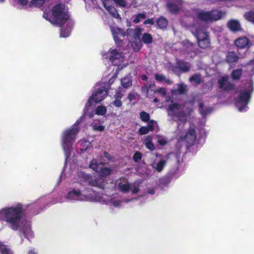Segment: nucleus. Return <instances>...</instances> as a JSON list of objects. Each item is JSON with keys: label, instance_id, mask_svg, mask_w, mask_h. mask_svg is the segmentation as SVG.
Returning <instances> with one entry per match:
<instances>
[{"label": "nucleus", "instance_id": "nucleus-1", "mask_svg": "<svg viewBox=\"0 0 254 254\" xmlns=\"http://www.w3.org/2000/svg\"><path fill=\"white\" fill-rule=\"evenodd\" d=\"M114 77H111L108 82L104 80L97 83L95 85L92 95L85 104L83 109V115L76 121V123L70 128L65 130L63 132L62 136V145L64 153L66 162L68 159L69 160L71 155L73 149V143L75 141L76 135L79 129L78 125L84 118V115L86 114L88 109L90 108L94 103H99L107 97L109 87L114 82Z\"/></svg>", "mask_w": 254, "mask_h": 254}, {"label": "nucleus", "instance_id": "nucleus-2", "mask_svg": "<svg viewBox=\"0 0 254 254\" xmlns=\"http://www.w3.org/2000/svg\"><path fill=\"white\" fill-rule=\"evenodd\" d=\"M167 112L168 115L173 117L177 122L176 133L179 141L184 142L187 145H192L196 135L193 126L190 123L193 118L192 109L185 105L173 103L169 106Z\"/></svg>", "mask_w": 254, "mask_h": 254}, {"label": "nucleus", "instance_id": "nucleus-3", "mask_svg": "<svg viewBox=\"0 0 254 254\" xmlns=\"http://www.w3.org/2000/svg\"><path fill=\"white\" fill-rule=\"evenodd\" d=\"M25 210V206L21 203L4 207L0 209V221L5 222L13 231H20L30 240L33 238L34 233L31 222L24 218Z\"/></svg>", "mask_w": 254, "mask_h": 254}, {"label": "nucleus", "instance_id": "nucleus-4", "mask_svg": "<svg viewBox=\"0 0 254 254\" xmlns=\"http://www.w3.org/2000/svg\"><path fill=\"white\" fill-rule=\"evenodd\" d=\"M65 199L68 201H89L99 202L100 203L113 206L115 207H120L124 202H128L131 199H121L119 195L113 193L111 195L106 194H97L92 190L87 189L76 190L73 189L67 193Z\"/></svg>", "mask_w": 254, "mask_h": 254}, {"label": "nucleus", "instance_id": "nucleus-5", "mask_svg": "<svg viewBox=\"0 0 254 254\" xmlns=\"http://www.w3.org/2000/svg\"><path fill=\"white\" fill-rule=\"evenodd\" d=\"M43 17L53 24L61 26V37L66 38L69 36L74 22L69 18L67 9L64 4L60 3L54 5L51 10L46 9L43 13Z\"/></svg>", "mask_w": 254, "mask_h": 254}, {"label": "nucleus", "instance_id": "nucleus-6", "mask_svg": "<svg viewBox=\"0 0 254 254\" xmlns=\"http://www.w3.org/2000/svg\"><path fill=\"white\" fill-rule=\"evenodd\" d=\"M103 58L109 59L112 64L117 66L116 73L112 77H116L119 71L125 67L127 64L124 63L125 56L123 52L115 48H110L108 52L102 54Z\"/></svg>", "mask_w": 254, "mask_h": 254}, {"label": "nucleus", "instance_id": "nucleus-7", "mask_svg": "<svg viewBox=\"0 0 254 254\" xmlns=\"http://www.w3.org/2000/svg\"><path fill=\"white\" fill-rule=\"evenodd\" d=\"M253 83L250 80L241 89L236 99V107L240 112H245L247 110L248 104L249 102L251 95L253 91Z\"/></svg>", "mask_w": 254, "mask_h": 254}, {"label": "nucleus", "instance_id": "nucleus-8", "mask_svg": "<svg viewBox=\"0 0 254 254\" xmlns=\"http://www.w3.org/2000/svg\"><path fill=\"white\" fill-rule=\"evenodd\" d=\"M193 14L200 22H210L218 20L226 15L225 12L216 10L205 11L200 9L193 10Z\"/></svg>", "mask_w": 254, "mask_h": 254}, {"label": "nucleus", "instance_id": "nucleus-9", "mask_svg": "<svg viewBox=\"0 0 254 254\" xmlns=\"http://www.w3.org/2000/svg\"><path fill=\"white\" fill-rule=\"evenodd\" d=\"M192 34L196 37L199 46L201 48H207L210 45L208 35L204 28L200 24H194L190 29Z\"/></svg>", "mask_w": 254, "mask_h": 254}, {"label": "nucleus", "instance_id": "nucleus-10", "mask_svg": "<svg viewBox=\"0 0 254 254\" xmlns=\"http://www.w3.org/2000/svg\"><path fill=\"white\" fill-rule=\"evenodd\" d=\"M78 182L81 183H88L89 185L99 188H104L105 183L101 178L99 179H92L88 175L83 171H79L77 174Z\"/></svg>", "mask_w": 254, "mask_h": 254}, {"label": "nucleus", "instance_id": "nucleus-11", "mask_svg": "<svg viewBox=\"0 0 254 254\" xmlns=\"http://www.w3.org/2000/svg\"><path fill=\"white\" fill-rule=\"evenodd\" d=\"M116 188L124 193H127L129 190L132 194L137 193L139 191L138 185L136 184H129L125 179L117 180L116 184Z\"/></svg>", "mask_w": 254, "mask_h": 254}, {"label": "nucleus", "instance_id": "nucleus-12", "mask_svg": "<svg viewBox=\"0 0 254 254\" xmlns=\"http://www.w3.org/2000/svg\"><path fill=\"white\" fill-rule=\"evenodd\" d=\"M89 167L93 170L99 173L102 177L107 176L111 172V170L110 168L104 167L101 161H98L95 159L92 160Z\"/></svg>", "mask_w": 254, "mask_h": 254}, {"label": "nucleus", "instance_id": "nucleus-13", "mask_svg": "<svg viewBox=\"0 0 254 254\" xmlns=\"http://www.w3.org/2000/svg\"><path fill=\"white\" fill-rule=\"evenodd\" d=\"M111 31L116 44L118 46H121L125 38L126 33L122 29L116 27H111Z\"/></svg>", "mask_w": 254, "mask_h": 254}, {"label": "nucleus", "instance_id": "nucleus-14", "mask_svg": "<svg viewBox=\"0 0 254 254\" xmlns=\"http://www.w3.org/2000/svg\"><path fill=\"white\" fill-rule=\"evenodd\" d=\"M235 45L239 49L249 48L252 43L247 37H241L237 39L235 41Z\"/></svg>", "mask_w": 254, "mask_h": 254}, {"label": "nucleus", "instance_id": "nucleus-15", "mask_svg": "<svg viewBox=\"0 0 254 254\" xmlns=\"http://www.w3.org/2000/svg\"><path fill=\"white\" fill-rule=\"evenodd\" d=\"M182 2V0H169L167 7L171 12L176 13L180 10Z\"/></svg>", "mask_w": 254, "mask_h": 254}, {"label": "nucleus", "instance_id": "nucleus-16", "mask_svg": "<svg viewBox=\"0 0 254 254\" xmlns=\"http://www.w3.org/2000/svg\"><path fill=\"white\" fill-rule=\"evenodd\" d=\"M228 76H226L222 77L218 80V84L221 89L229 91L233 88V85L228 81Z\"/></svg>", "mask_w": 254, "mask_h": 254}, {"label": "nucleus", "instance_id": "nucleus-17", "mask_svg": "<svg viewBox=\"0 0 254 254\" xmlns=\"http://www.w3.org/2000/svg\"><path fill=\"white\" fill-rule=\"evenodd\" d=\"M106 10L115 18H119L120 15L117 12L116 9L110 4L109 0H101Z\"/></svg>", "mask_w": 254, "mask_h": 254}, {"label": "nucleus", "instance_id": "nucleus-18", "mask_svg": "<svg viewBox=\"0 0 254 254\" xmlns=\"http://www.w3.org/2000/svg\"><path fill=\"white\" fill-rule=\"evenodd\" d=\"M143 30L139 27H136L135 29L132 30L128 29L127 31V37L129 39V37H133L134 40L140 39V35H141Z\"/></svg>", "mask_w": 254, "mask_h": 254}, {"label": "nucleus", "instance_id": "nucleus-19", "mask_svg": "<svg viewBox=\"0 0 254 254\" xmlns=\"http://www.w3.org/2000/svg\"><path fill=\"white\" fill-rule=\"evenodd\" d=\"M91 126L94 131L102 132L104 130L105 126L103 125V122L100 120H95L91 124Z\"/></svg>", "mask_w": 254, "mask_h": 254}, {"label": "nucleus", "instance_id": "nucleus-20", "mask_svg": "<svg viewBox=\"0 0 254 254\" xmlns=\"http://www.w3.org/2000/svg\"><path fill=\"white\" fill-rule=\"evenodd\" d=\"M228 27L230 30L233 32L240 31L241 29V24L238 20H231L227 23Z\"/></svg>", "mask_w": 254, "mask_h": 254}, {"label": "nucleus", "instance_id": "nucleus-21", "mask_svg": "<svg viewBox=\"0 0 254 254\" xmlns=\"http://www.w3.org/2000/svg\"><path fill=\"white\" fill-rule=\"evenodd\" d=\"M156 125V122L154 121H151L147 127H142L139 129V132L140 134H145L147 133L149 130L154 129V125Z\"/></svg>", "mask_w": 254, "mask_h": 254}, {"label": "nucleus", "instance_id": "nucleus-22", "mask_svg": "<svg viewBox=\"0 0 254 254\" xmlns=\"http://www.w3.org/2000/svg\"><path fill=\"white\" fill-rule=\"evenodd\" d=\"M143 144L147 149L150 151H153L155 149V146L152 142V137L150 136H147L144 137Z\"/></svg>", "mask_w": 254, "mask_h": 254}, {"label": "nucleus", "instance_id": "nucleus-23", "mask_svg": "<svg viewBox=\"0 0 254 254\" xmlns=\"http://www.w3.org/2000/svg\"><path fill=\"white\" fill-rule=\"evenodd\" d=\"M239 59L237 54L233 52H228L226 55V61L229 64L236 63Z\"/></svg>", "mask_w": 254, "mask_h": 254}, {"label": "nucleus", "instance_id": "nucleus-24", "mask_svg": "<svg viewBox=\"0 0 254 254\" xmlns=\"http://www.w3.org/2000/svg\"><path fill=\"white\" fill-rule=\"evenodd\" d=\"M186 85L184 84L181 83L177 85L175 89L172 90V93L173 95L180 94H183L186 92Z\"/></svg>", "mask_w": 254, "mask_h": 254}, {"label": "nucleus", "instance_id": "nucleus-25", "mask_svg": "<svg viewBox=\"0 0 254 254\" xmlns=\"http://www.w3.org/2000/svg\"><path fill=\"white\" fill-rule=\"evenodd\" d=\"M165 161L163 159H161L157 161L154 162L151 164V166L153 169L158 172L162 171L163 168L165 165Z\"/></svg>", "mask_w": 254, "mask_h": 254}, {"label": "nucleus", "instance_id": "nucleus-26", "mask_svg": "<svg viewBox=\"0 0 254 254\" xmlns=\"http://www.w3.org/2000/svg\"><path fill=\"white\" fill-rule=\"evenodd\" d=\"M90 145L91 143L89 141L83 139L78 142L77 147L79 148L81 151H83L88 149L90 146Z\"/></svg>", "mask_w": 254, "mask_h": 254}, {"label": "nucleus", "instance_id": "nucleus-27", "mask_svg": "<svg viewBox=\"0 0 254 254\" xmlns=\"http://www.w3.org/2000/svg\"><path fill=\"white\" fill-rule=\"evenodd\" d=\"M131 46L134 52L138 51L142 47L141 41L140 39L134 40L131 42Z\"/></svg>", "mask_w": 254, "mask_h": 254}, {"label": "nucleus", "instance_id": "nucleus-28", "mask_svg": "<svg viewBox=\"0 0 254 254\" xmlns=\"http://www.w3.org/2000/svg\"><path fill=\"white\" fill-rule=\"evenodd\" d=\"M244 17L247 21L254 24V11L251 10L245 12Z\"/></svg>", "mask_w": 254, "mask_h": 254}, {"label": "nucleus", "instance_id": "nucleus-29", "mask_svg": "<svg viewBox=\"0 0 254 254\" xmlns=\"http://www.w3.org/2000/svg\"><path fill=\"white\" fill-rule=\"evenodd\" d=\"M157 26L160 29H164L168 25L167 20L163 17H160L156 21Z\"/></svg>", "mask_w": 254, "mask_h": 254}, {"label": "nucleus", "instance_id": "nucleus-30", "mask_svg": "<svg viewBox=\"0 0 254 254\" xmlns=\"http://www.w3.org/2000/svg\"><path fill=\"white\" fill-rule=\"evenodd\" d=\"M122 85L126 88H128L132 85V79L130 75H128L121 80Z\"/></svg>", "mask_w": 254, "mask_h": 254}, {"label": "nucleus", "instance_id": "nucleus-31", "mask_svg": "<svg viewBox=\"0 0 254 254\" xmlns=\"http://www.w3.org/2000/svg\"><path fill=\"white\" fill-rule=\"evenodd\" d=\"M177 66L180 70L184 72L188 71L190 69L189 64L183 61H178L177 62Z\"/></svg>", "mask_w": 254, "mask_h": 254}, {"label": "nucleus", "instance_id": "nucleus-32", "mask_svg": "<svg viewBox=\"0 0 254 254\" xmlns=\"http://www.w3.org/2000/svg\"><path fill=\"white\" fill-rule=\"evenodd\" d=\"M49 0H32L29 3V5L31 7H41L44 3Z\"/></svg>", "mask_w": 254, "mask_h": 254}, {"label": "nucleus", "instance_id": "nucleus-33", "mask_svg": "<svg viewBox=\"0 0 254 254\" xmlns=\"http://www.w3.org/2000/svg\"><path fill=\"white\" fill-rule=\"evenodd\" d=\"M95 114L97 115L104 116L107 112V108L104 106H98L95 110Z\"/></svg>", "mask_w": 254, "mask_h": 254}, {"label": "nucleus", "instance_id": "nucleus-34", "mask_svg": "<svg viewBox=\"0 0 254 254\" xmlns=\"http://www.w3.org/2000/svg\"><path fill=\"white\" fill-rule=\"evenodd\" d=\"M141 40L145 44L151 43L153 41V39L151 35L148 33L143 34Z\"/></svg>", "mask_w": 254, "mask_h": 254}, {"label": "nucleus", "instance_id": "nucleus-35", "mask_svg": "<svg viewBox=\"0 0 254 254\" xmlns=\"http://www.w3.org/2000/svg\"><path fill=\"white\" fill-rule=\"evenodd\" d=\"M199 112L202 116H205L207 114L211 112V109L210 108H204L203 104L200 103L199 105Z\"/></svg>", "mask_w": 254, "mask_h": 254}, {"label": "nucleus", "instance_id": "nucleus-36", "mask_svg": "<svg viewBox=\"0 0 254 254\" xmlns=\"http://www.w3.org/2000/svg\"><path fill=\"white\" fill-rule=\"evenodd\" d=\"M155 79L159 82H165L166 83L170 84L171 82L168 79L165 78V77L160 74H156L155 76Z\"/></svg>", "mask_w": 254, "mask_h": 254}, {"label": "nucleus", "instance_id": "nucleus-37", "mask_svg": "<svg viewBox=\"0 0 254 254\" xmlns=\"http://www.w3.org/2000/svg\"><path fill=\"white\" fill-rule=\"evenodd\" d=\"M190 81L194 84H198L201 81V77L198 74H195L190 78Z\"/></svg>", "mask_w": 254, "mask_h": 254}, {"label": "nucleus", "instance_id": "nucleus-38", "mask_svg": "<svg viewBox=\"0 0 254 254\" xmlns=\"http://www.w3.org/2000/svg\"><path fill=\"white\" fill-rule=\"evenodd\" d=\"M242 74V70L240 69H237L234 70L232 73V77L233 79H238Z\"/></svg>", "mask_w": 254, "mask_h": 254}, {"label": "nucleus", "instance_id": "nucleus-39", "mask_svg": "<svg viewBox=\"0 0 254 254\" xmlns=\"http://www.w3.org/2000/svg\"><path fill=\"white\" fill-rule=\"evenodd\" d=\"M145 18L146 14L145 13H138L135 16L133 22L134 23H138L141 19H145Z\"/></svg>", "mask_w": 254, "mask_h": 254}, {"label": "nucleus", "instance_id": "nucleus-40", "mask_svg": "<svg viewBox=\"0 0 254 254\" xmlns=\"http://www.w3.org/2000/svg\"><path fill=\"white\" fill-rule=\"evenodd\" d=\"M14 3L18 7H23L28 3V0H14Z\"/></svg>", "mask_w": 254, "mask_h": 254}, {"label": "nucleus", "instance_id": "nucleus-41", "mask_svg": "<svg viewBox=\"0 0 254 254\" xmlns=\"http://www.w3.org/2000/svg\"><path fill=\"white\" fill-rule=\"evenodd\" d=\"M157 141L158 144L160 145L163 146L167 144L168 140L166 137L162 136H157Z\"/></svg>", "mask_w": 254, "mask_h": 254}, {"label": "nucleus", "instance_id": "nucleus-42", "mask_svg": "<svg viewBox=\"0 0 254 254\" xmlns=\"http://www.w3.org/2000/svg\"><path fill=\"white\" fill-rule=\"evenodd\" d=\"M140 117L141 120L143 122H147L149 119V115L148 114L145 112H142L140 114Z\"/></svg>", "mask_w": 254, "mask_h": 254}, {"label": "nucleus", "instance_id": "nucleus-43", "mask_svg": "<svg viewBox=\"0 0 254 254\" xmlns=\"http://www.w3.org/2000/svg\"><path fill=\"white\" fill-rule=\"evenodd\" d=\"M133 158L134 161L138 162L142 158V154L138 151H136L134 154Z\"/></svg>", "mask_w": 254, "mask_h": 254}, {"label": "nucleus", "instance_id": "nucleus-44", "mask_svg": "<svg viewBox=\"0 0 254 254\" xmlns=\"http://www.w3.org/2000/svg\"><path fill=\"white\" fill-rule=\"evenodd\" d=\"M0 253L1 254H13L12 251L10 250L8 246H6V247H5V249L1 250Z\"/></svg>", "mask_w": 254, "mask_h": 254}, {"label": "nucleus", "instance_id": "nucleus-45", "mask_svg": "<svg viewBox=\"0 0 254 254\" xmlns=\"http://www.w3.org/2000/svg\"><path fill=\"white\" fill-rule=\"evenodd\" d=\"M154 93H158L162 96H165L166 94V89L164 88H160L154 91Z\"/></svg>", "mask_w": 254, "mask_h": 254}, {"label": "nucleus", "instance_id": "nucleus-46", "mask_svg": "<svg viewBox=\"0 0 254 254\" xmlns=\"http://www.w3.org/2000/svg\"><path fill=\"white\" fill-rule=\"evenodd\" d=\"M123 96V94L121 92V91L120 90H118V91H117V92L115 94L114 97L116 99H120V100H121V99L122 98Z\"/></svg>", "mask_w": 254, "mask_h": 254}, {"label": "nucleus", "instance_id": "nucleus-47", "mask_svg": "<svg viewBox=\"0 0 254 254\" xmlns=\"http://www.w3.org/2000/svg\"><path fill=\"white\" fill-rule=\"evenodd\" d=\"M113 103L117 107H120L122 105V103L120 99H115Z\"/></svg>", "mask_w": 254, "mask_h": 254}, {"label": "nucleus", "instance_id": "nucleus-48", "mask_svg": "<svg viewBox=\"0 0 254 254\" xmlns=\"http://www.w3.org/2000/svg\"><path fill=\"white\" fill-rule=\"evenodd\" d=\"M150 91H153L154 92L155 90V84L154 83L150 84L148 89H147V97H149V92Z\"/></svg>", "mask_w": 254, "mask_h": 254}, {"label": "nucleus", "instance_id": "nucleus-49", "mask_svg": "<svg viewBox=\"0 0 254 254\" xmlns=\"http://www.w3.org/2000/svg\"><path fill=\"white\" fill-rule=\"evenodd\" d=\"M136 96V94L134 93H130L128 95V99L130 101H133L135 99Z\"/></svg>", "mask_w": 254, "mask_h": 254}, {"label": "nucleus", "instance_id": "nucleus-50", "mask_svg": "<svg viewBox=\"0 0 254 254\" xmlns=\"http://www.w3.org/2000/svg\"><path fill=\"white\" fill-rule=\"evenodd\" d=\"M144 24H150L153 25L154 24V20L153 18H150L146 20L144 22Z\"/></svg>", "mask_w": 254, "mask_h": 254}, {"label": "nucleus", "instance_id": "nucleus-51", "mask_svg": "<svg viewBox=\"0 0 254 254\" xmlns=\"http://www.w3.org/2000/svg\"><path fill=\"white\" fill-rule=\"evenodd\" d=\"M27 254H38V252L34 249H31L29 250Z\"/></svg>", "mask_w": 254, "mask_h": 254}, {"label": "nucleus", "instance_id": "nucleus-52", "mask_svg": "<svg viewBox=\"0 0 254 254\" xmlns=\"http://www.w3.org/2000/svg\"><path fill=\"white\" fill-rule=\"evenodd\" d=\"M6 246L7 245H5V244H4V243L0 241V252L1 250H4V249H5V247H6Z\"/></svg>", "mask_w": 254, "mask_h": 254}, {"label": "nucleus", "instance_id": "nucleus-53", "mask_svg": "<svg viewBox=\"0 0 254 254\" xmlns=\"http://www.w3.org/2000/svg\"><path fill=\"white\" fill-rule=\"evenodd\" d=\"M186 41L187 44V47L189 48H190V50H191L192 48V47H193L192 44L191 43H190V42H189L188 40H186Z\"/></svg>", "mask_w": 254, "mask_h": 254}, {"label": "nucleus", "instance_id": "nucleus-54", "mask_svg": "<svg viewBox=\"0 0 254 254\" xmlns=\"http://www.w3.org/2000/svg\"><path fill=\"white\" fill-rule=\"evenodd\" d=\"M148 192L151 194H153L155 193V191L153 190H149L148 191Z\"/></svg>", "mask_w": 254, "mask_h": 254}, {"label": "nucleus", "instance_id": "nucleus-55", "mask_svg": "<svg viewBox=\"0 0 254 254\" xmlns=\"http://www.w3.org/2000/svg\"><path fill=\"white\" fill-rule=\"evenodd\" d=\"M141 79H142V80H146L147 79V77L145 75H142L141 76Z\"/></svg>", "mask_w": 254, "mask_h": 254}, {"label": "nucleus", "instance_id": "nucleus-56", "mask_svg": "<svg viewBox=\"0 0 254 254\" xmlns=\"http://www.w3.org/2000/svg\"><path fill=\"white\" fill-rule=\"evenodd\" d=\"M158 99L157 98H154L153 99V102H155V103H157V102H158Z\"/></svg>", "mask_w": 254, "mask_h": 254}, {"label": "nucleus", "instance_id": "nucleus-57", "mask_svg": "<svg viewBox=\"0 0 254 254\" xmlns=\"http://www.w3.org/2000/svg\"><path fill=\"white\" fill-rule=\"evenodd\" d=\"M4 0H0V2H3Z\"/></svg>", "mask_w": 254, "mask_h": 254}, {"label": "nucleus", "instance_id": "nucleus-58", "mask_svg": "<svg viewBox=\"0 0 254 254\" xmlns=\"http://www.w3.org/2000/svg\"><path fill=\"white\" fill-rule=\"evenodd\" d=\"M63 201H64V200H61V201H60L59 202H63Z\"/></svg>", "mask_w": 254, "mask_h": 254}, {"label": "nucleus", "instance_id": "nucleus-59", "mask_svg": "<svg viewBox=\"0 0 254 254\" xmlns=\"http://www.w3.org/2000/svg\"><path fill=\"white\" fill-rule=\"evenodd\" d=\"M253 64L254 63V61L253 62H251Z\"/></svg>", "mask_w": 254, "mask_h": 254}]
</instances>
